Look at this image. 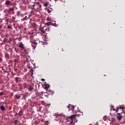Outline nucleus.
Masks as SVG:
<instances>
[{
	"label": "nucleus",
	"instance_id": "obj_1",
	"mask_svg": "<svg viewBox=\"0 0 125 125\" xmlns=\"http://www.w3.org/2000/svg\"><path fill=\"white\" fill-rule=\"evenodd\" d=\"M18 47H19L21 51H23L24 52H27V50L25 49V46L22 42H20Z\"/></svg>",
	"mask_w": 125,
	"mask_h": 125
},
{
	"label": "nucleus",
	"instance_id": "obj_2",
	"mask_svg": "<svg viewBox=\"0 0 125 125\" xmlns=\"http://www.w3.org/2000/svg\"><path fill=\"white\" fill-rule=\"evenodd\" d=\"M31 45L33 49H35L36 48L37 45H38V43L35 42H31Z\"/></svg>",
	"mask_w": 125,
	"mask_h": 125
},
{
	"label": "nucleus",
	"instance_id": "obj_3",
	"mask_svg": "<svg viewBox=\"0 0 125 125\" xmlns=\"http://www.w3.org/2000/svg\"><path fill=\"white\" fill-rule=\"evenodd\" d=\"M123 118V116L121 115V113H118L117 118L118 121H121Z\"/></svg>",
	"mask_w": 125,
	"mask_h": 125
},
{
	"label": "nucleus",
	"instance_id": "obj_4",
	"mask_svg": "<svg viewBox=\"0 0 125 125\" xmlns=\"http://www.w3.org/2000/svg\"><path fill=\"white\" fill-rule=\"evenodd\" d=\"M5 5L6 6L12 5V2L9 0H6L5 2Z\"/></svg>",
	"mask_w": 125,
	"mask_h": 125
},
{
	"label": "nucleus",
	"instance_id": "obj_5",
	"mask_svg": "<svg viewBox=\"0 0 125 125\" xmlns=\"http://www.w3.org/2000/svg\"><path fill=\"white\" fill-rule=\"evenodd\" d=\"M16 115H19L20 116H22L23 115V111L22 110H21L18 113H17Z\"/></svg>",
	"mask_w": 125,
	"mask_h": 125
},
{
	"label": "nucleus",
	"instance_id": "obj_6",
	"mask_svg": "<svg viewBox=\"0 0 125 125\" xmlns=\"http://www.w3.org/2000/svg\"><path fill=\"white\" fill-rule=\"evenodd\" d=\"M15 82H16V83H19V82H21L20 78L16 77L15 78Z\"/></svg>",
	"mask_w": 125,
	"mask_h": 125
},
{
	"label": "nucleus",
	"instance_id": "obj_7",
	"mask_svg": "<svg viewBox=\"0 0 125 125\" xmlns=\"http://www.w3.org/2000/svg\"><path fill=\"white\" fill-rule=\"evenodd\" d=\"M34 89V86L30 85L28 89V91H32Z\"/></svg>",
	"mask_w": 125,
	"mask_h": 125
},
{
	"label": "nucleus",
	"instance_id": "obj_8",
	"mask_svg": "<svg viewBox=\"0 0 125 125\" xmlns=\"http://www.w3.org/2000/svg\"><path fill=\"white\" fill-rule=\"evenodd\" d=\"M14 97H15L16 99L19 100L21 98V96L20 94H16V95H15Z\"/></svg>",
	"mask_w": 125,
	"mask_h": 125
},
{
	"label": "nucleus",
	"instance_id": "obj_9",
	"mask_svg": "<svg viewBox=\"0 0 125 125\" xmlns=\"http://www.w3.org/2000/svg\"><path fill=\"white\" fill-rule=\"evenodd\" d=\"M0 108L2 111H5L6 108L3 105H1Z\"/></svg>",
	"mask_w": 125,
	"mask_h": 125
},
{
	"label": "nucleus",
	"instance_id": "obj_10",
	"mask_svg": "<svg viewBox=\"0 0 125 125\" xmlns=\"http://www.w3.org/2000/svg\"><path fill=\"white\" fill-rule=\"evenodd\" d=\"M43 6L46 7V6H48V5H49V2H43Z\"/></svg>",
	"mask_w": 125,
	"mask_h": 125
},
{
	"label": "nucleus",
	"instance_id": "obj_11",
	"mask_svg": "<svg viewBox=\"0 0 125 125\" xmlns=\"http://www.w3.org/2000/svg\"><path fill=\"white\" fill-rule=\"evenodd\" d=\"M4 56H5V57L6 59H9L10 55H9V54L7 53H5Z\"/></svg>",
	"mask_w": 125,
	"mask_h": 125
},
{
	"label": "nucleus",
	"instance_id": "obj_12",
	"mask_svg": "<svg viewBox=\"0 0 125 125\" xmlns=\"http://www.w3.org/2000/svg\"><path fill=\"white\" fill-rule=\"evenodd\" d=\"M14 8H10L9 10H7V12L9 13H11L12 11H14Z\"/></svg>",
	"mask_w": 125,
	"mask_h": 125
},
{
	"label": "nucleus",
	"instance_id": "obj_13",
	"mask_svg": "<svg viewBox=\"0 0 125 125\" xmlns=\"http://www.w3.org/2000/svg\"><path fill=\"white\" fill-rule=\"evenodd\" d=\"M22 1L23 3L27 4L28 3V0H21Z\"/></svg>",
	"mask_w": 125,
	"mask_h": 125
},
{
	"label": "nucleus",
	"instance_id": "obj_14",
	"mask_svg": "<svg viewBox=\"0 0 125 125\" xmlns=\"http://www.w3.org/2000/svg\"><path fill=\"white\" fill-rule=\"evenodd\" d=\"M119 109H121L123 110L124 109V107L123 106L118 107H117L116 111L118 112V111L119 110Z\"/></svg>",
	"mask_w": 125,
	"mask_h": 125
},
{
	"label": "nucleus",
	"instance_id": "obj_15",
	"mask_svg": "<svg viewBox=\"0 0 125 125\" xmlns=\"http://www.w3.org/2000/svg\"><path fill=\"white\" fill-rule=\"evenodd\" d=\"M69 118H70V119H71V120H73V119L76 118V116H75V115H72V116H71L69 117Z\"/></svg>",
	"mask_w": 125,
	"mask_h": 125
},
{
	"label": "nucleus",
	"instance_id": "obj_16",
	"mask_svg": "<svg viewBox=\"0 0 125 125\" xmlns=\"http://www.w3.org/2000/svg\"><path fill=\"white\" fill-rule=\"evenodd\" d=\"M60 4L65 3V0H60Z\"/></svg>",
	"mask_w": 125,
	"mask_h": 125
},
{
	"label": "nucleus",
	"instance_id": "obj_17",
	"mask_svg": "<svg viewBox=\"0 0 125 125\" xmlns=\"http://www.w3.org/2000/svg\"><path fill=\"white\" fill-rule=\"evenodd\" d=\"M41 32L42 34H45V30H44V29H42Z\"/></svg>",
	"mask_w": 125,
	"mask_h": 125
},
{
	"label": "nucleus",
	"instance_id": "obj_18",
	"mask_svg": "<svg viewBox=\"0 0 125 125\" xmlns=\"http://www.w3.org/2000/svg\"><path fill=\"white\" fill-rule=\"evenodd\" d=\"M20 14H21V12H20V11H18V12H17V15L18 16H20Z\"/></svg>",
	"mask_w": 125,
	"mask_h": 125
},
{
	"label": "nucleus",
	"instance_id": "obj_19",
	"mask_svg": "<svg viewBox=\"0 0 125 125\" xmlns=\"http://www.w3.org/2000/svg\"><path fill=\"white\" fill-rule=\"evenodd\" d=\"M37 5L40 6V8H41L42 7V5H40V3L39 2H37Z\"/></svg>",
	"mask_w": 125,
	"mask_h": 125
},
{
	"label": "nucleus",
	"instance_id": "obj_20",
	"mask_svg": "<svg viewBox=\"0 0 125 125\" xmlns=\"http://www.w3.org/2000/svg\"><path fill=\"white\" fill-rule=\"evenodd\" d=\"M75 108V106L74 105H72L70 106V109L74 110V108Z\"/></svg>",
	"mask_w": 125,
	"mask_h": 125
},
{
	"label": "nucleus",
	"instance_id": "obj_21",
	"mask_svg": "<svg viewBox=\"0 0 125 125\" xmlns=\"http://www.w3.org/2000/svg\"><path fill=\"white\" fill-rule=\"evenodd\" d=\"M23 99H25L27 98V96L25 95H23Z\"/></svg>",
	"mask_w": 125,
	"mask_h": 125
},
{
	"label": "nucleus",
	"instance_id": "obj_22",
	"mask_svg": "<svg viewBox=\"0 0 125 125\" xmlns=\"http://www.w3.org/2000/svg\"><path fill=\"white\" fill-rule=\"evenodd\" d=\"M71 106H72V105L69 104V105L67 106V108L71 109Z\"/></svg>",
	"mask_w": 125,
	"mask_h": 125
},
{
	"label": "nucleus",
	"instance_id": "obj_23",
	"mask_svg": "<svg viewBox=\"0 0 125 125\" xmlns=\"http://www.w3.org/2000/svg\"><path fill=\"white\" fill-rule=\"evenodd\" d=\"M7 28L9 29H11L12 28V27L10 26V25H8L7 26Z\"/></svg>",
	"mask_w": 125,
	"mask_h": 125
},
{
	"label": "nucleus",
	"instance_id": "obj_24",
	"mask_svg": "<svg viewBox=\"0 0 125 125\" xmlns=\"http://www.w3.org/2000/svg\"><path fill=\"white\" fill-rule=\"evenodd\" d=\"M18 122H19V121H18V120H15L14 123H15V124H17Z\"/></svg>",
	"mask_w": 125,
	"mask_h": 125
},
{
	"label": "nucleus",
	"instance_id": "obj_25",
	"mask_svg": "<svg viewBox=\"0 0 125 125\" xmlns=\"http://www.w3.org/2000/svg\"><path fill=\"white\" fill-rule=\"evenodd\" d=\"M3 62V60L2 58H0V62Z\"/></svg>",
	"mask_w": 125,
	"mask_h": 125
},
{
	"label": "nucleus",
	"instance_id": "obj_26",
	"mask_svg": "<svg viewBox=\"0 0 125 125\" xmlns=\"http://www.w3.org/2000/svg\"><path fill=\"white\" fill-rule=\"evenodd\" d=\"M54 116H55V117H56V118H58V117H59V115H54Z\"/></svg>",
	"mask_w": 125,
	"mask_h": 125
},
{
	"label": "nucleus",
	"instance_id": "obj_27",
	"mask_svg": "<svg viewBox=\"0 0 125 125\" xmlns=\"http://www.w3.org/2000/svg\"><path fill=\"white\" fill-rule=\"evenodd\" d=\"M16 18V17H15V16L12 17V19H13V20H15Z\"/></svg>",
	"mask_w": 125,
	"mask_h": 125
},
{
	"label": "nucleus",
	"instance_id": "obj_28",
	"mask_svg": "<svg viewBox=\"0 0 125 125\" xmlns=\"http://www.w3.org/2000/svg\"><path fill=\"white\" fill-rule=\"evenodd\" d=\"M44 124H45V125H47L48 124V122H47V121L45 122Z\"/></svg>",
	"mask_w": 125,
	"mask_h": 125
},
{
	"label": "nucleus",
	"instance_id": "obj_29",
	"mask_svg": "<svg viewBox=\"0 0 125 125\" xmlns=\"http://www.w3.org/2000/svg\"><path fill=\"white\" fill-rule=\"evenodd\" d=\"M47 21H50V18H47Z\"/></svg>",
	"mask_w": 125,
	"mask_h": 125
},
{
	"label": "nucleus",
	"instance_id": "obj_30",
	"mask_svg": "<svg viewBox=\"0 0 125 125\" xmlns=\"http://www.w3.org/2000/svg\"><path fill=\"white\" fill-rule=\"evenodd\" d=\"M4 93L3 92H0V95H3Z\"/></svg>",
	"mask_w": 125,
	"mask_h": 125
},
{
	"label": "nucleus",
	"instance_id": "obj_31",
	"mask_svg": "<svg viewBox=\"0 0 125 125\" xmlns=\"http://www.w3.org/2000/svg\"><path fill=\"white\" fill-rule=\"evenodd\" d=\"M12 14H15L14 9L13 10V11H12Z\"/></svg>",
	"mask_w": 125,
	"mask_h": 125
},
{
	"label": "nucleus",
	"instance_id": "obj_32",
	"mask_svg": "<svg viewBox=\"0 0 125 125\" xmlns=\"http://www.w3.org/2000/svg\"><path fill=\"white\" fill-rule=\"evenodd\" d=\"M19 28H23V26H21V25H20V26H19Z\"/></svg>",
	"mask_w": 125,
	"mask_h": 125
},
{
	"label": "nucleus",
	"instance_id": "obj_33",
	"mask_svg": "<svg viewBox=\"0 0 125 125\" xmlns=\"http://www.w3.org/2000/svg\"><path fill=\"white\" fill-rule=\"evenodd\" d=\"M111 108H113L114 106H113V105H111Z\"/></svg>",
	"mask_w": 125,
	"mask_h": 125
},
{
	"label": "nucleus",
	"instance_id": "obj_34",
	"mask_svg": "<svg viewBox=\"0 0 125 125\" xmlns=\"http://www.w3.org/2000/svg\"><path fill=\"white\" fill-rule=\"evenodd\" d=\"M42 81H44V79H42Z\"/></svg>",
	"mask_w": 125,
	"mask_h": 125
},
{
	"label": "nucleus",
	"instance_id": "obj_35",
	"mask_svg": "<svg viewBox=\"0 0 125 125\" xmlns=\"http://www.w3.org/2000/svg\"><path fill=\"white\" fill-rule=\"evenodd\" d=\"M27 59H28V58H26V61H27Z\"/></svg>",
	"mask_w": 125,
	"mask_h": 125
},
{
	"label": "nucleus",
	"instance_id": "obj_36",
	"mask_svg": "<svg viewBox=\"0 0 125 125\" xmlns=\"http://www.w3.org/2000/svg\"><path fill=\"white\" fill-rule=\"evenodd\" d=\"M57 0H55V1H57Z\"/></svg>",
	"mask_w": 125,
	"mask_h": 125
},
{
	"label": "nucleus",
	"instance_id": "obj_37",
	"mask_svg": "<svg viewBox=\"0 0 125 125\" xmlns=\"http://www.w3.org/2000/svg\"><path fill=\"white\" fill-rule=\"evenodd\" d=\"M11 96H13V94H12Z\"/></svg>",
	"mask_w": 125,
	"mask_h": 125
},
{
	"label": "nucleus",
	"instance_id": "obj_38",
	"mask_svg": "<svg viewBox=\"0 0 125 125\" xmlns=\"http://www.w3.org/2000/svg\"><path fill=\"white\" fill-rule=\"evenodd\" d=\"M50 1H51V0H50Z\"/></svg>",
	"mask_w": 125,
	"mask_h": 125
}]
</instances>
